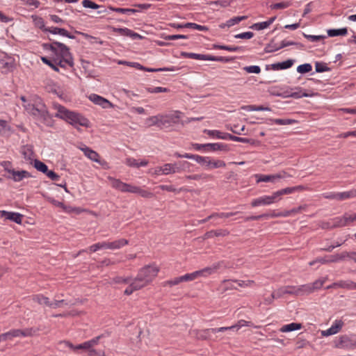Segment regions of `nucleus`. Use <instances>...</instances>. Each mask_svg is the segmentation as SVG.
Segmentation results:
<instances>
[{
    "instance_id": "obj_53",
    "label": "nucleus",
    "mask_w": 356,
    "mask_h": 356,
    "mask_svg": "<svg viewBox=\"0 0 356 356\" xmlns=\"http://www.w3.org/2000/svg\"><path fill=\"white\" fill-rule=\"evenodd\" d=\"M213 48L218 49L227 50V51H237L242 49L241 47H234V46L232 47V46L219 45V44H214Z\"/></svg>"
},
{
    "instance_id": "obj_51",
    "label": "nucleus",
    "mask_w": 356,
    "mask_h": 356,
    "mask_svg": "<svg viewBox=\"0 0 356 356\" xmlns=\"http://www.w3.org/2000/svg\"><path fill=\"white\" fill-rule=\"evenodd\" d=\"M61 304H65V305H73L74 303L68 302L65 300H55L54 302H50L49 304H48V307H52V308H57L61 307Z\"/></svg>"
},
{
    "instance_id": "obj_41",
    "label": "nucleus",
    "mask_w": 356,
    "mask_h": 356,
    "mask_svg": "<svg viewBox=\"0 0 356 356\" xmlns=\"http://www.w3.org/2000/svg\"><path fill=\"white\" fill-rule=\"evenodd\" d=\"M338 285V287L343 288V289H347L349 290H354V285L355 282H353L351 280H341L338 282V284H336Z\"/></svg>"
},
{
    "instance_id": "obj_9",
    "label": "nucleus",
    "mask_w": 356,
    "mask_h": 356,
    "mask_svg": "<svg viewBox=\"0 0 356 356\" xmlns=\"http://www.w3.org/2000/svg\"><path fill=\"white\" fill-rule=\"evenodd\" d=\"M181 113L180 111H175L168 115H161L162 128L169 127L171 125L179 123L181 118Z\"/></svg>"
},
{
    "instance_id": "obj_44",
    "label": "nucleus",
    "mask_w": 356,
    "mask_h": 356,
    "mask_svg": "<svg viewBox=\"0 0 356 356\" xmlns=\"http://www.w3.org/2000/svg\"><path fill=\"white\" fill-rule=\"evenodd\" d=\"M34 167L38 171H40L44 174L49 171L47 165L44 163L37 159L34 161Z\"/></svg>"
},
{
    "instance_id": "obj_3",
    "label": "nucleus",
    "mask_w": 356,
    "mask_h": 356,
    "mask_svg": "<svg viewBox=\"0 0 356 356\" xmlns=\"http://www.w3.org/2000/svg\"><path fill=\"white\" fill-rule=\"evenodd\" d=\"M54 108L57 110L55 116L67 121L70 124L76 127L77 125L88 127L89 120L79 113L70 111L65 107L60 104H54Z\"/></svg>"
},
{
    "instance_id": "obj_25",
    "label": "nucleus",
    "mask_w": 356,
    "mask_h": 356,
    "mask_svg": "<svg viewBox=\"0 0 356 356\" xmlns=\"http://www.w3.org/2000/svg\"><path fill=\"white\" fill-rule=\"evenodd\" d=\"M20 152L26 161H29L33 159V149L32 145H26L22 146Z\"/></svg>"
},
{
    "instance_id": "obj_2",
    "label": "nucleus",
    "mask_w": 356,
    "mask_h": 356,
    "mask_svg": "<svg viewBox=\"0 0 356 356\" xmlns=\"http://www.w3.org/2000/svg\"><path fill=\"white\" fill-rule=\"evenodd\" d=\"M23 107L29 114L38 119L44 121L49 117L46 106L37 95L31 96L29 102L23 104Z\"/></svg>"
},
{
    "instance_id": "obj_61",
    "label": "nucleus",
    "mask_w": 356,
    "mask_h": 356,
    "mask_svg": "<svg viewBox=\"0 0 356 356\" xmlns=\"http://www.w3.org/2000/svg\"><path fill=\"white\" fill-rule=\"evenodd\" d=\"M41 60L44 63L50 66L53 70H54L56 72H58V68L57 67L58 65L55 63L54 59L53 60H51L46 57H42Z\"/></svg>"
},
{
    "instance_id": "obj_26",
    "label": "nucleus",
    "mask_w": 356,
    "mask_h": 356,
    "mask_svg": "<svg viewBox=\"0 0 356 356\" xmlns=\"http://www.w3.org/2000/svg\"><path fill=\"white\" fill-rule=\"evenodd\" d=\"M45 31H49L53 34H59L63 36L67 37L69 38L73 39L75 37L72 35H71L67 30L62 28H58V27H51L47 28L44 29Z\"/></svg>"
},
{
    "instance_id": "obj_49",
    "label": "nucleus",
    "mask_w": 356,
    "mask_h": 356,
    "mask_svg": "<svg viewBox=\"0 0 356 356\" xmlns=\"http://www.w3.org/2000/svg\"><path fill=\"white\" fill-rule=\"evenodd\" d=\"M291 5V1H284L280 3H276L270 6V8L273 10L276 9H285L289 8Z\"/></svg>"
},
{
    "instance_id": "obj_23",
    "label": "nucleus",
    "mask_w": 356,
    "mask_h": 356,
    "mask_svg": "<svg viewBox=\"0 0 356 356\" xmlns=\"http://www.w3.org/2000/svg\"><path fill=\"white\" fill-rule=\"evenodd\" d=\"M31 175L29 172L26 170H12V173L8 176L9 178L13 179L15 181H19L22 180L24 178L30 177Z\"/></svg>"
},
{
    "instance_id": "obj_32",
    "label": "nucleus",
    "mask_w": 356,
    "mask_h": 356,
    "mask_svg": "<svg viewBox=\"0 0 356 356\" xmlns=\"http://www.w3.org/2000/svg\"><path fill=\"white\" fill-rule=\"evenodd\" d=\"M337 197L339 201L353 198L356 197V189H353L349 191L337 193Z\"/></svg>"
},
{
    "instance_id": "obj_58",
    "label": "nucleus",
    "mask_w": 356,
    "mask_h": 356,
    "mask_svg": "<svg viewBox=\"0 0 356 356\" xmlns=\"http://www.w3.org/2000/svg\"><path fill=\"white\" fill-rule=\"evenodd\" d=\"M133 280L131 277H115L112 280L113 283L115 284H129Z\"/></svg>"
},
{
    "instance_id": "obj_42",
    "label": "nucleus",
    "mask_w": 356,
    "mask_h": 356,
    "mask_svg": "<svg viewBox=\"0 0 356 356\" xmlns=\"http://www.w3.org/2000/svg\"><path fill=\"white\" fill-rule=\"evenodd\" d=\"M1 63L2 69L5 70L6 72H12L15 67V63L13 60L9 61L1 60Z\"/></svg>"
},
{
    "instance_id": "obj_4",
    "label": "nucleus",
    "mask_w": 356,
    "mask_h": 356,
    "mask_svg": "<svg viewBox=\"0 0 356 356\" xmlns=\"http://www.w3.org/2000/svg\"><path fill=\"white\" fill-rule=\"evenodd\" d=\"M159 271V268L156 265H147L138 270L134 280L143 289L152 282Z\"/></svg>"
},
{
    "instance_id": "obj_31",
    "label": "nucleus",
    "mask_w": 356,
    "mask_h": 356,
    "mask_svg": "<svg viewBox=\"0 0 356 356\" xmlns=\"http://www.w3.org/2000/svg\"><path fill=\"white\" fill-rule=\"evenodd\" d=\"M302 324L298 323H291L287 325H283L280 331L282 332H289L294 330H300L302 328Z\"/></svg>"
},
{
    "instance_id": "obj_14",
    "label": "nucleus",
    "mask_w": 356,
    "mask_h": 356,
    "mask_svg": "<svg viewBox=\"0 0 356 356\" xmlns=\"http://www.w3.org/2000/svg\"><path fill=\"white\" fill-rule=\"evenodd\" d=\"M89 99L90 101H92L95 104L101 106L104 108H112L113 107V105L112 103H111L108 100L106 99L96 95V94H92L90 95Z\"/></svg>"
},
{
    "instance_id": "obj_5",
    "label": "nucleus",
    "mask_w": 356,
    "mask_h": 356,
    "mask_svg": "<svg viewBox=\"0 0 356 356\" xmlns=\"http://www.w3.org/2000/svg\"><path fill=\"white\" fill-rule=\"evenodd\" d=\"M108 180L113 188L118 190L120 192L137 193L138 186L124 183L121 180L112 177H108Z\"/></svg>"
},
{
    "instance_id": "obj_63",
    "label": "nucleus",
    "mask_w": 356,
    "mask_h": 356,
    "mask_svg": "<svg viewBox=\"0 0 356 356\" xmlns=\"http://www.w3.org/2000/svg\"><path fill=\"white\" fill-rule=\"evenodd\" d=\"M268 26H268V23L266 21V22L255 23L253 25H252L250 26V28L252 29L257 30V31H260V30H263L264 29H266Z\"/></svg>"
},
{
    "instance_id": "obj_55",
    "label": "nucleus",
    "mask_w": 356,
    "mask_h": 356,
    "mask_svg": "<svg viewBox=\"0 0 356 356\" xmlns=\"http://www.w3.org/2000/svg\"><path fill=\"white\" fill-rule=\"evenodd\" d=\"M181 56L184 57H187L193 59L197 60H203L205 57V54H198L195 53H188V52H182Z\"/></svg>"
},
{
    "instance_id": "obj_12",
    "label": "nucleus",
    "mask_w": 356,
    "mask_h": 356,
    "mask_svg": "<svg viewBox=\"0 0 356 356\" xmlns=\"http://www.w3.org/2000/svg\"><path fill=\"white\" fill-rule=\"evenodd\" d=\"M325 282V278L319 279L311 284L300 285L302 296L309 294L316 289L322 287Z\"/></svg>"
},
{
    "instance_id": "obj_54",
    "label": "nucleus",
    "mask_w": 356,
    "mask_h": 356,
    "mask_svg": "<svg viewBox=\"0 0 356 356\" xmlns=\"http://www.w3.org/2000/svg\"><path fill=\"white\" fill-rule=\"evenodd\" d=\"M271 120L278 125H289L296 122L295 120L291 119H273Z\"/></svg>"
},
{
    "instance_id": "obj_48",
    "label": "nucleus",
    "mask_w": 356,
    "mask_h": 356,
    "mask_svg": "<svg viewBox=\"0 0 356 356\" xmlns=\"http://www.w3.org/2000/svg\"><path fill=\"white\" fill-rule=\"evenodd\" d=\"M184 27L197 29V30H199L201 31H206L209 30V28L207 26L199 25V24H197L195 23H192V22H188V23L184 24Z\"/></svg>"
},
{
    "instance_id": "obj_35",
    "label": "nucleus",
    "mask_w": 356,
    "mask_h": 356,
    "mask_svg": "<svg viewBox=\"0 0 356 356\" xmlns=\"http://www.w3.org/2000/svg\"><path fill=\"white\" fill-rule=\"evenodd\" d=\"M158 188H159L160 189L163 190V191H168V192H172V193H179L181 191H188V190L186 188H184V187H181V188H176L174 186L172 185H159L158 186Z\"/></svg>"
},
{
    "instance_id": "obj_16",
    "label": "nucleus",
    "mask_w": 356,
    "mask_h": 356,
    "mask_svg": "<svg viewBox=\"0 0 356 356\" xmlns=\"http://www.w3.org/2000/svg\"><path fill=\"white\" fill-rule=\"evenodd\" d=\"M113 31L119 33L122 36L129 37L133 40L141 39L143 37L137 33L134 32L133 31L127 29V28H114Z\"/></svg>"
},
{
    "instance_id": "obj_19",
    "label": "nucleus",
    "mask_w": 356,
    "mask_h": 356,
    "mask_svg": "<svg viewBox=\"0 0 356 356\" xmlns=\"http://www.w3.org/2000/svg\"><path fill=\"white\" fill-rule=\"evenodd\" d=\"M353 221L351 220V217L350 214L345 213L342 217L334 219V222L331 227L346 226L349 225V223Z\"/></svg>"
},
{
    "instance_id": "obj_47",
    "label": "nucleus",
    "mask_w": 356,
    "mask_h": 356,
    "mask_svg": "<svg viewBox=\"0 0 356 356\" xmlns=\"http://www.w3.org/2000/svg\"><path fill=\"white\" fill-rule=\"evenodd\" d=\"M247 16L234 17L227 21L226 25L227 27H231L236 24H238L242 20L246 19Z\"/></svg>"
},
{
    "instance_id": "obj_64",
    "label": "nucleus",
    "mask_w": 356,
    "mask_h": 356,
    "mask_svg": "<svg viewBox=\"0 0 356 356\" xmlns=\"http://www.w3.org/2000/svg\"><path fill=\"white\" fill-rule=\"evenodd\" d=\"M82 4L84 8H89L92 9H97L100 7V6L90 0H83L82 1Z\"/></svg>"
},
{
    "instance_id": "obj_21",
    "label": "nucleus",
    "mask_w": 356,
    "mask_h": 356,
    "mask_svg": "<svg viewBox=\"0 0 356 356\" xmlns=\"http://www.w3.org/2000/svg\"><path fill=\"white\" fill-rule=\"evenodd\" d=\"M80 149L84 153L85 156H87L89 159L99 163H100L99 155L97 152L86 146L84 147H81Z\"/></svg>"
},
{
    "instance_id": "obj_60",
    "label": "nucleus",
    "mask_w": 356,
    "mask_h": 356,
    "mask_svg": "<svg viewBox=\"0 0 356 356\" xmlns=\"http://www.w3.org/2000/svg\"><path fill=\"white\" fill-rule=\"evenodd\" d=\"M243 69L248 73L259 74L261 72V68L258 65L246 66Z\"/></svg>"
},
{
    "instance_id": "obj_30",
    "label": "nucleus",
    "mask_w": 356,
    "mask_h": 356,
    "mask_svg": "<svg viewBox=\"0 0 356 356\" xmlns=\"http://www.w3.org/2000/svg\"><path fill=\"white\" fill-rule=\"evenodd\" d=\"M15 337H19L17 329H13L7 332L0 334L1 341L13 340Z\"/></svg>"
},
{
    "instance_id": "obj_39",
    "label": "nucleus",
    "mask_w": 356,
    "mask_h": 356,
    "mask_svg": "<svg viewBox=\"0 0 356 356\" xmlns=\"http://www.w3.org/2000/svg\"><path fill=\"white\" fill-rule=\"evenodd\" d=\"M297 191V188H293V187H288V188H284V189H281L280 191H277L276 192H274L275 195H276V197L277 200H280V197L282 195H287V194H290V193H292L295 191Z\"/></svg>"
},
{
    "instance_id": "obj_22",
    "label": "nucleus",
    "mask_w": 356,
    "mask_h": 356,
    "mask_svg": "<svg viewBox=\"0 0 356 356\" xmlns=\"http://www.w3.org/2000/svg\"><path fill=\"white\" fill-rule=\"evenodd\" d=\"M229 234V232L227 229H216V230H211L207 232H206L204 235V238L207 239L212 238L213 236H226Z\"/></svg>"
},
{
    "instance_id": "obj_29",
    "label": "nucleus",
    "mask_w": 356,
    "mask_h": 356,
    "mask_svg": "<svg viewBox=\"0 0 356 356\" xmlns=\"http://www.w3.org/2000/svg\"><path fill=\"white\" fill-rule=\"evenodd\" d=\"M204 133H207L209 136L216 137L217 138L227 140L229 139V136L232 134L228 133H222L218 130H207L205 129L204 131Z\"/></svg>"
},
{
    "instance_id": "obj_52",
    "label": "nucleus",
    "mask_w": 356,
    "mask_h": 356,
    "mask_svg": "<svg viewBox=\"0 0 356 356\" xmlns=\"http://www.w3.org/2000/svg\"><path fill=\"white\" fill-rule=\"evenodd\" d=\"M280 49H282V47H280V45H277L276 44L274 43V41L272 40L268 44L266 45L264 51L266 53H272Z\"/></svg>"
},
{
    "instance_id": "obj_6",
    "label": "nucleus",
    "mask_w": 356,
    "mask_h": 356,
    "mask_svg": "<svg viewBox=\"0 0 356 356\" xmlns=\"http://www.w3.org/2000/svg\"><path fill=\"white\" fill-rule=\"evenodd\" d=\"M293 295L296 296H302L300 286H284L274 291V297L280 298L284 295Z\"/></svg>"
},
{
    "instance_id": "obj_56",
    "label": "nucleus",
    "mask_w": 356,
    "mask_h": 356,
    "mask_svg": "<svg viewBox=\"0 0 356 356\" xmlns=\"http://www.w3.org/2000/svg\"><path fill=\"white\" fill-rule=\"evenodd\" d=\"M312 70V66L309 63H305L302 65H300L297 67L298 72L300 74H305L309 72Z\"/></svg>"
},
{
    "instance_id": "obj_38",
    "label": "nucleus",
    "mask_w": 356,
    "mask_h": 356,
    "mask_svg": "<svg viewBox=\"0 0 356 356\" xmlns=\"http://www.w3.org/2000/svg\"><path fill=\"white\" fill-rule=\"evenodd\" d=\"M348 33L346 28L339 29H329L327 30V35L330 37H335L338 35H346Z\"/></svg>"
},
{
    "instance_id": "obj_33",
    "label": "nucleus",
    "mask_w": 356,
    "mask_h": 356,
    "mask_svg": "<svg viewBox=\"0 0 356 356\" xmlns=\"http://www.w3.org/2000/svg\"><path fill=\"white\" fill-rule=\"evenodd\" d=\"M129 284V286L124 291V293L127 296H130L134 291H138L142 289L140 286L135 281L134 279H133V280Z\"/></svg>"
},
{
    "instance_id": "obj_8",
    "label": "nucleus",
    "mask_w": 356,
    "mask_h": 356,
    "mask_svg": "<svg viewBox=\"0 0 356 356\" xmlns=\"http://www.w3.org/2000/svg\"><path fill=\"white\" fill-rule=\"evenodd\" d=\"M191 163L188 161H179L174 163H165V175L169 174L179 173L186 171L189 169Z\"/></svg>"
},
{
    "instance_id": "obj_10",
    "label": "nucleus",
    "mask_w": 356,
    "mask_h": 356,
    "mask_svg": "<svg viewBox=\"0 0 356 356\" xmlns=\"http://www.w3.org/2000/svg\"><path fill=\"white\" fill-rule=\"evenodd\" d=\"M197 162L209 168H224L226 164L221 160H211L210 157L199 156L197 157Z\"/></svg>"
},
{
    "instance_id": "obj_45",
    "label": "nucleus",
    "mask_w": 356,
    "mask_h": 356,
    "mask_svg": "<svg viewBox=\"0 0 356 356\" xmlns=\"http://www.w3.org/2000/svg\"><path fill=\"white\" fill-rule=\"evenodd\" d=\"M185 178L187 179H191V180H200V179H211L212 176L207 174H196V175H186Z\"/></svg>"
},
{
    "instance_id": "obj_34",
    "label": "nucleus",
    "mask_w": 356,
    "mask_h": 356,
    "mask_svg": "<svg viewBox=\"0 0 356 356\" xmlns=\"http://www.w3.org/2000/svg\"><path fill=\"white\" fill-rule=\"evenodd\" d=\"M146 123H147L148 127H152V126L156 125L162 129L161 116V115H158L152 116V117L148 118L146 120Z\"/></svg>"
},
{
    "instance_id": "obj_46",
    "label": "nucleus",
    "mask_w": 356,
    "mask_h": 356,
    "mask_svg": "<svg viewBox=\"0 0 356 356\" xmlns=\"http://www.w3.org/2000/svg\"><path fill=\"white\" fill-rule=\"evenodd\" d=\"M10 131V127L8 122L4 120H0V135L3 136Z\"/></svg>"
},
{
    "instance_id": "obj_17",
    "label": "nucleus",
    "mask_w": 356,
    "mask_h": 356,
    "mask_svg": "<svg viewBox=\"0 0 356 356\" xmlns=\"http://www.w3.org/2000/svg\"><path fill=\"white\" fill-rule=\"evenodd\" d=\"M1 216L6 219L10 220L17 224H21L22 220V215L18 213L9 212L6 211H0Z\"/></svg>"
},
{
    "instance_id": "obj_57",
    "label": "nucleus",
    "mask_w": 356,
    "mask_h": 356,
    "mask_svg": "<svg viewBox=\"0 0 356 356\" xmlns=\"http://www.w3.org/2000/svg\"><path fill=\"white\" fill-rule=\"evenodd\" d=\"M315 70L316 72H329L330 68L325 63L316 62L315 63Z\"/></svg>"
},
{
    "instance_id": "obj_27",
    "label": "nucleus",
    "mask_w": 356,
    "mask_h": 356,
    "mask_svg": "<svg viewBox=\"0 0 356 356\" xmlns=\"http://www.w3.org/2000/svg\"><path fill=\"white\" fill-rule=\"evenodd\" d=\"M294 60L288 59L284 62L277 63L271 65V69L273 70H285L290 68L293 65Z\"/></svg>"
},
{
    "instance_id": "obj_20",
    "label": "nucleus",
    "mask_w": 356,
    "mask_h": 356,
    "mask_svg": "<svg viewBox=\"0 0 356 356\" xmlns=\"http://www.w3.org/2000/svg\"><path fill=\"white\" fill-rule=\"evenodd\" d=\"M204 149L211 151H223L227 152L229 147L227 144L224 143H207L203 145Z\"/></svg>"
},
{
    "instance_id": "obj_1",
    "label": "nucleus",
    "mask_w": 356,
    "mask_h": 356,
    "mask_svg": "<svg viewBox=\"0 0 356 356\" xmlns=\"http://www.w3.org/2000/svg\"><path fill=\"white\" fill-rule=\"evenodd\" d=\"M49 49L56 55L54 62L61 67H72L73 58L69 48L63 43L54 41L49 44Z\"/></svg>"
},
{
    "instance_id": "obj_28",
    "label": "nucleus",
    "mask_w": 356,
    "mask_h": 356,
    "mask_svg": "<svg viewBox=\"0 0 356 356\" xmlns=\"http://www.w3.org/2000/svg\"><path fill=\"white\" fill-rule=\"evenodd\" d=\"M125 163L133 168H140L142 166H146L148 164V161L146 160H141L140 162L134 158H127L125 161Z\"/></svg>"
},
{
    "instance_id": "obj_24",
    "label": "nucleus",
    "mask_w": 356,
    "mask_h": 356,
    "mask_svg": "<svg viewBox=\"0 0 356 356\" xmlns=\"http://www.w3.org/2000/svg\"><path fill=\"white\" fill-rule=\"evenodd\" d=\"M129 244V241L125 238H120L112 242H107V249L118 250Z\"/></svg>"
},
{
    "instance_id": "obj_36",
    "label": "nucleus",
    "mask_w": 356,
    "mask_h": 356,
    "mask_svg": "<svg viewBox=\"0 0 356 356\" xmlns=\"http://www.w3.org/2000/svg\"><path fill=\"white\" fill-rule=\"evenodd\" d=\"M17 330L19 337H32L36 334L38 329L30 327L24 330L17 329Z\"/></svg>"
},
{
    "instance_id": "obj_15",
    "label": "nucleus",
    "mask_w": 356,
    "mask_h": 356,
    "mask_svg": "<svg viewBox=\"0 0 356 356\" xmlns=\"http://www.w3.org/2000/svg\"><path fill=\"white\" fill-rule=\"evenodd\" d=\"M211 328L202 330H194L191 332V334L199 340H207L211 338Z\"/></svg>"
},
{
    "instance_id": "obj_62",
    "label": "nucleus",
    "mask_w": 356,
    "mask_h": 356,
    "mask_svg": "<svg viewBox=\"0 0 356 356\" xmlns=\"http://www.w3.org/2000/svg\"><path fill=\"white\" fill-rule=\"evenodd\" d=\"M137 193L145 198H152L154 196V193H152V192L144 190L140 187H138V188Z\"/></svg>"
},
{
    "instance_id": "obj_7",
    "label": "nucleus",
    "mask_w": 356,
    "mask_h": 356,
    "mask_svg": "<svg viewBox=\"0 0 356 356\" xmlns=\"http://www.w3.org/2000/svg\"><path fill=\"white\" fill-rule=\"evenodd\" d=\"M334 347L341 349H355L356 348V337L341 335L334 342Z\"/></svg>"
},
{
    "instance_id": "obj_43",
    "label": "nucleus",
    "mask_w": 356,
    "mask_h": 356,
    "mask_svg": "<svg viewBox=\"0 0 356 356\" xmlns=\"http://www.w3.org/2000/svg\"><path fill=\"white\" fill-rule=\"evenodd\" d=\"M33 300L38 302L40 305H45L48 306L49 304V299L43 295H35L33 296Z\"/></svg>"
},
{
    "instance_id": "obj_50",
    "label": "nucleus",
    "mask_w": 356,
    "mask_h": 356,
    "mask_svg": "<svg viewBox=\"0 0 356 356\" xmlns=\"http://www.w3.org/2000/svg\"><path fill=\"white\" fill-rule=\"evenodd\" d=\"M252 323L251 321H247L245 320H240L236 323L235 325H233L231 326V328H232L233 330H238L241 327L243 326H252Z\"/></svg>"
},
{
    "instance_id": "obj_37",
    "label": "nucleus",
    "mask_w": 356,
    "mask_h": 356,
    "mask_svg": "<svg viewBox=\"0 0 356 356\" xmlns=\"http://www.w3.org/2000/svg\"><path fill=\"white\" fill-rule=\"evenodd\" d=\"M348 255V254L347 251L342 252L341 253L337 254L335 255H332L330 257V262L335 263L339 261H344L347 259Z\"/></svg>"
},
{
    "instance_id": "obj_13",
    "label": "nucleus",
    "mask_w": 356,
    "mask_h": 356,
    "mask_svg": "<svg viewBox=\"0 0 356 356\" xmlns=\"http://www.w3.org/2000/svg\"><path fill=\"white\" fill-rule=\"evenodd\" d=\"M343 322L341 320H336L332 325L326 330H323L321 334L323 337H328L338 333L342 328Z\"/></svg>"
},
{
    "instance_id": "obj_40",
    "label": "nucleus",
    "mask_w": 356,
    "mask_h": 356,
    "mask_svg": "<svg viewBox=\"0 0 356 356\" xmlns=\"http://www.w3.org/2000/svg\"><path fill=\"white\" fill-rule=\"evenodd\" d=\"M232 1L231 0H217V1H210L207 2V5H216L219 6L221 8H227L230 6Z\"/></svg>"
},
{
    "instance_id": "obj_59",
    "label": "nucleus",
    "mask_w": 356,
    "mask_h": 356,
    "mask_svg": "<svg viewBox=\"0 0 356 356\" xmlns=\"http://www.w3.org/2000/svg\"><path fill=\"white\" fill-rule=\"evenodd\" d=\"M107 249V242L97 243L91 246L89 249L91 252H96L99 249Z\"/></svg>"
},
{
    "instance_id": "obj_18",
    "label": "nucleus",
    "mask_w": 356,
    "mask_h": 356,
    "mask_svg": "<svg viewBox=\"0 0 356 356\" xmlns=\"http://www.w3.org/2000/svg\"><path fill=\"white\" fill-rule=\"evenodd\" d=\"M257 179V182H274L276 179L284 178L286 177V173L283 172L282 174H277V175H256Z\"/></svg>"
},
{
    "instance_id": "obj_11",
    "label": "nucleus",
    "mask_w": 356,
    "mask_h": 356,
    "mask_svg": "<svg viewBox=\"0 0 356 356\" xmlns=\"http://www.w3.org/2000/svg\"><path fill=\"white\" fill-rule=\"evenodd\" d=\"M279 200L277 199L275 193L271 195H264L258 198L254 199L251 202V206L256 207L261 205H270L271 204L277 202Z\"/></svg>"
}]
</instances>
